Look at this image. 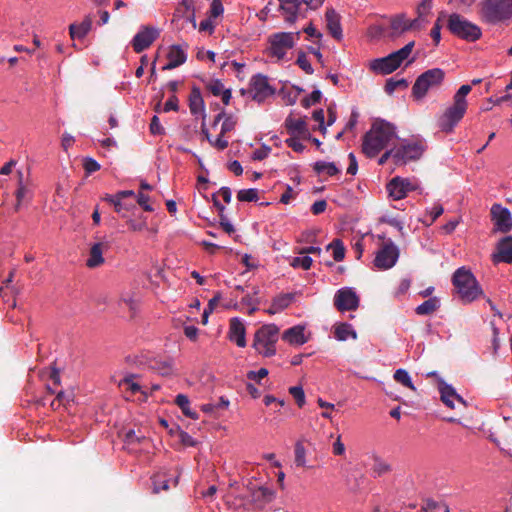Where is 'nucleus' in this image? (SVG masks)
Wrapping results in <instances>:
<instances>
[{
    "label": "nucleus",
    "instance_id": "1",
    "mask_svg": "<svg viewBox=\"0 0 512 512\" xmlns=\"http://www.w3.org/2000/svg\"><path fill=\"white\" fill-rule=\"evenodd\" d=\"M396 138L395 125L383 119H376L363 136L362 152L368 158H374Z\"/></svg>",
    "mask_w": 512,
    "mask_h": 512
},
{
    "label": "nucleus",
    "instance_id": "2",
    "mask_svg": "<svg viewBox=\"0 0 512 512\" xmlns=\"http://www.w3.org/2000/svg\"><path fill=\"white\" fill-rule=\"evenodd\" d=\"M451 282L458 298L464 304H470L484 296V291L472 271L465 267H459L452 275Z\"/></svg>",
    "mask_w": 512,
    "mask_h": 512
},
{
    "label": "nucleus",
    "instance_id": "3",
    "mask_svg": "<svg viewBox=\"0 0 512 512\" xmlns=\"http://www.w3.org/2000/svg\"><path fill=\"white\" fill-rule=\"evenodd\" d=\"M413 47L414 42L410 41L404 47L390 53L386 57L374 59L370 64V68L378 74H390L398 69L405 61H407L406 65L414 61V57L409 58Z\"/></svg>",
    "mask_w": 512,
    "mask_h": 512
},
{
    "label": "nucleus",
    "instance_id": "4",
    "mask_svg": "<svg viewBox=\"0 0 512 512\" xmlns=\"http://www.w3.org/2000/svg\"><path fill=\"white\" fill-rule=\"evenodd\" d=\"M482 19L491 24L512 21V0H483Z\"/></svg>",
    "mask_w": 512,
    "mask_h": 512
},
{
    "label": "nucleus",
    "instance_id": "5",
    "mask_svg": "<svg viewBox=\"0 0 512 512\" xmlns=\"http://www.w3.org/2000/svg\"><path fill=\"white\" fill-rule=\"evenodd\" d=\"M279 339V328L275 324L261 326L254 335L253 348L263 357L276 354V344Z\"/></svg>",
    "mask_w": 512,
    "mask_h": 512
},
{
    "label": "nucleus",
    "instance_id": "6",
    "mask_svg": "<svg viewBox=\"0 0 512 512\" xmlns=\"http://www.w3.org/2000/svg\"><path fill=\"white\" fill-rule=\"evenodd\" d=\"M395 149V164L418 160L426 150L425 141L418 138L403 139Z\"/></svg>",
    "mask_w": 512,
    "mask_h": 512
},
{
    "label": "nucleus",
    "instance_id": "7",
    "mask_svg": "<svg viewBox=\"0 0 512 512\" xmlns=\"http://www.w3.org/2000/svg\"><path fill=\"white\" fill-rule=\"evenodd\" d=\"M444 23H447V28L450 32H480V28L467 21L463 16L453 13L448 17L445 12L439 13L430 32H440Z\"/></svg>",
    "mask_w": 512,
    "mask_h": 512
},
{
    "label": "nucleus",
    "instance_id": "8",
    "mask_svg": "<svg viewBox=\"0 0 512 512\" xmlns=\"http://www.w3.org/2000/svg\"><path fill=\"white\" fill-rule=\"evenodd\" d=\"M444 72L440 68L429 69L422 73L416 79L412 87V95L416 99L425 97L429 89L434 88L442 83Z\"/></svg>",
    "mask_w": 512,
    "mask_h": 512
},
{
    "label": "nucleus",
    "instance_id": "9",
    "mask_svg": "<svg viewBox=\"0 0 512 512\" xmlns=\"http://www.w3.org/2000/svg\"><path fill=\"white\" fill-rule=\"evenodd\" d=\"M468 108V104H463L453 100L444 112L438 118V126L441 131L450 133L462 120Z\"/></svg>",
    "mask_w": 512,
    "mask_h": 512
},
{
    "label": "nucleus",
    "instance_id": "10",
    "mask_svg": "<svg viewBox=\"0 0 512 512\" xmlns=\"http://www.w3.org/2000/svg\"><path fill=\"white\" fill-rule=\"evenodd\" d=\"M400 256L398 246L391 240H386L376 252L373 261L374 267L378 270H388L395 266Z\"/></svg>",
    "mask_w": 512,
    "mask_h": 512
},
{
    "label": "nucleus",
    "instance_id": "11",
    "mask_svg": "<svg viewBox=\"0 0 512 512\" xmlns=\"http://www.w3.org/2000/svg\"><path fill=\"white\" fill-rule=\"evenodd\" d=\"M293 34H272L269 38L267 54L271 58L282 60L294 46Z\"/></svg>",
    "mask_w": 512,
    "mask_h": 512
},
{
    "label": "nucleus",
    "instance_id": "12",
    "mask_svg": "<svg viewBox=\"0 0 512 512\" xmlns=\"http://www.w3.org/2000/svg\"><path fill=\"white\" fill-rule=\"evenodd\" d=\"M418 187L419 184L416 179L397 176L388 182L386 189L393 200H401L404 199L409 192L417 190Z\"/></svg>",
    "mask_w": 512,
    "mask_h": 512
},
{
    "label": "nucleus",
    "instance_id": "13",
    "mask_svg": "<svg viewBox=\"0 0 512 512\" xmlns=\"http://www.w3.org/2000/svg\"><path fill=\"white\" fill-rule=\"evenodd\" d=\"M359 302V296L352 287L340 288L334 295V305L341 312L356 310Z\"/></svg>",
    "mask_w": 512,
    "mask_h": 512
},
{
    "label": "nucleus",
    "instance_id": "14",
    "mask_svg": "<svg viewBox=\"0 0 512 512\" xmlns=\"http://www.w3.org/2000/svg\"><path fill=\"white\" fill-rule=\"evenodd\" d=\"M490 213L496 231L508 233L512 230V214L508 208L495 203L492 205Z\"/></svg>",
    "mask_w": 512,
    "mask_h": 512
},
{
    "label": "nucleus",
    "instance_id": "15",
    "mask_svg": "<svg viewBox=\"0 0 512 512\" xmlns=\"http://www.w3.org/2000/svg\"><path fill=\"white\" fill-rule=\"evenodd\" d=\"M250 92L252 98L257 102L264 101L274 93V90L268 83V78L262 74H257L251 78Z\"/></svg>",
    "mask_w": 512,
    "mask_h": 512
},
{
    "label": "nucleus",
    "instance_id": "16",
    "mask_svg": "<svg viewBox=\"0 0 512 512\" xmlns=\"http://www.w3.org/2000/svg\"><path fill=\"white\" fill-rule=\"evenodd\" d=\"M386 23H389V27L393 32H407L406 26L408 18L404 13H400L392 17L382 16L380 22L373 27L372 32H385Z\"/></svg>",
    "mask_w": 512,
    "mask_h": 512
},
{
    "label": "nucleus",
    "instance_id": "17",
    "mask_svg": "<svg viewBox=\"0 0 512 512\" xmlns=\"http://www.w3.org/2000/svg\"><path fill=\"white\" fill-rule=\"evenodd\" d=\"M110 248V243L106 240H101L93 243L88 252V256L86 259V266L88 268L94 269L104 264V252L108 251Z\"/></svg>",
    "mask_w": 512,
    "mask_h": 512
},
{
    "label": "nucleus",
    "instance_id": "18",
    "mask_svg": "<svg viewBox=\"0 0 512 512\" xmlns=\"http://www.w3.org/2000/svg\"><path fill=\"white\" fill-rule=\"evenodd\" d=\"M167 63L163 66V70H172L181 66L187 60V46L172 45L166 54Z\"/></svg>",
    "mask_w": 512,
    "mask_h": 512
},
{
    "label": "nucleus",
    "instance_id": "19",
    "mask_svg": "<svg viewBox=\"0 0 512 512\" xmlns=\"http://www.w3.org/2000/svg\"><path fill=\"white\" fill-rule=\"evenodd\" d=\"M251 500L257 509H263L270 503L274 497L275 492L272 488L267 486H259L251 489Z\"/></svg>",
    "mask_w": 512,
    "mask_h": 512
},
{
    "label": "nucleus",
    "instance_id": "20",
    "mask_svg": "<svg viewBox=\"0 0 512 512\" xmlns=\"http://www.w3.org/2000/svg\"><path fill=\"white\" fill-rule=\"evenodd\" d=\"M442 402L449 408H454V400L466 405L464 399L456 392L454 387L450 384H447L442 378H439V388H438Z\"/></svg>",
    "mask_w": 512,
    "mask_h": 512
},
{
    "label": "nucleus",
    "instance_id": "21",
    "mask_svg": "<svg viewBox=\"0 0 512 512\" xmlns=\"http://www.w3.org/2000/svg\"><path fill=\"white\" fill-rule=\"evenodd\" d=\"M229 339L238 347L243 348L246 346V329L239 318H233L230 322Z\"/></svg>",
    "mask_w": 512,
    "mask_h": 512
},
{
    "label": "nucleus",
    "instance_id": "22",
    "mask_svg": "<svg viewBox=\"0 0 512 512\" xmlns=\"http://www.w3.org/2000/svg\"><path fill=\"white\" fill-rule=\"evenodd\" d=\"M178 477V475H171L168 477L167 471L158 472L152 477L153 492L159 493L161 491L168 490L171 482L176 486L178 483Z\"/></svg>",
    "mask_w": 512,
    "mask_h": 512
},
{
    "label": "nucleus",
    "instance_id": "23",
    "mask_svg": "<svg viewBox=\"0 0 512 512\" xmlns=\"http://www.w3.org/2000/svg\"><path fill=\"white\" fill-rule=\"evenodd\" d=\"M282 339L290 345H303L308 341L305 336V327L302 325L293 326L284 331Z\"/></svg>",
    "mask_w": 512,
    "mask_h": 512
},
{
    "label": "nucleus",
    "instance_id": "24",
    "mask_svg": "<svg viewBox=\"0 0 512 512\" xmlns=\"http://www.w3.org/2000/svg\"><path fill=\"white\" fill-rule=\"evenodd\" d=\"M103 199L112 204L114 206L115 211L118 214H120L123 218L128 217L129 212L136 208V205L133 200L129 201L123 198L116 199L114 197H110L109 194H107Z\"/></svg>",
    "mask_w": 512,
    "mask_h": 512
},
{
    "label": "nucleus",
    "instance_id": "25",
    "mask_svg": "<svg viewBox=\"0 0 512 512\" xmlns=\"http://www.w3.org/2000/svg\"><path fill=\"white\" fill-rule=\"evenodd\" d=\"M190 112L194 116L205 118V104L198 88H193L189 97Z\"/></svg>",
    "mask_w": 512,
    "mask_h": 512
},
{
    "label": "nucleus",
    "instance_id": "26",
    "mask_svg": "<svg viewBox=\"0 0 512 512\" xmlns=\"http://www.w3.org/2000/svg\"><path fill=\"white\" fill-rule=\"evenodd\" d=\"M285 127L291 136H303L307 133L306 122L302 118L287 117Z\"/></svg>",
    "mask_w": 512,
    "mask_h": 512
},
{
    "label": "nucleus",
    "instance_id": "27",
    "mask_svg": "<svg viewBox=\"0 0 512 512\" xmlns=\"http://www.w3.org/2000/svg\"><path fill=\"white\" fill-rule=\"evenodd\" d=\"M156 40V34H135L131 46L136 53H141L149 48Z\"/></svg>",
    "mask_w": 512,
    "mask_h": 512
},
{
    "label": "nucleus",
    "instance_id": "28",
    "mask_svg": "<svg viewBox=\"0 0 512 512\" xmlns=\"http://www.w3.org/2000/svg\"><path fill=\"white\" fill-rule=\"evenodd\" d=\"M497 261L512 263V236L505 237L498 244Z\"/></svg>",
    "mask_w": 512,
    "mask_h": 512
},
{
    "label": "nucleus",
    "instance_id": "29",
    "mask_svg": "<svg viewBox=\"0 0 512 512\" xmlns=\"http://www.w3.org/2000/svg\"><path fill=\"white\" fill-rule=\"evenodd\" d=\"M334 337L338 341H346L349 338L356 339L357 333L349 323H339L334 326Z\"/></svg>",
    "mask_w": 512,
    "mask_h": 512
},
{
    "label": "nucleus",
    "instance_id": "30",
    "mask_svg": "<svg viewBox=\"0 0 512 512\" xmlns=\"http://www.w3.org/2000/svg\"><path fill=\"white\" fill-rule=\"evenodd\" d=\"M293 295L290 293L287 294H281L277 297H275L272 301L271 306L268 309V313L270 314H276L285 308H287L293 301Z\"/></svg>",
    "mask_w": 512,
    "mask_h": 512
},
{
    "label": "nucleus",
    "instance_id": "31",
    "mask_svg": "<svg viewBox=\"0 0 512 512\" xmlns=\"http://www.w3.org/2000/svg\"><path fill=\"white\" fill-rule=\"evenodd\" d=\"M175 403L186 417L193 420L199 419V414L191 408L190 400L186 395L178 394L175 398Z\"/></svg>",
    "mask_w": 512,
    "mask_h": 512
},
{
    "label": "nucleus",
    "instance_id": "32",
    "mask_svg": "<svg viewBox=\"0 0 512 512\" xmlns=\"http://www.w3.org/2000/svg\"><path fill=\"white\" fill-rule=\"evenodd\" d=\"M303 90L297 86L283 87L279 95L286 105H294Z\"/></svg>",
    "mask_w": 512,
    "mask_h": 512
},
{
    "label": "nucleus",
    "instance_id": "33",
    "mask_svg": "<svg viewBox=\"0 0 512 512\" xmlns=\"http://www.w3.org/2000/svg\"><path fill=\"white\" fill-rule=\"evenodd\" d=\"M440 307V300L437 297H431L418 305L415 312L418 315H430Z\"/></svg>",
    "mask_w": 512,
    "mask_h": 512
},
{
    "label": "nucleus",
    "instance_id": "34",
    "mask_svg": "<svg viewBox=\"0 0 512 512\" xmlns=\"http://www.w3.org/2000/svg\"><path fill=\"white\" fill-rule=\"evenodd\" d=\"M313 169L317 174L334 176L340 172V169L334 162L317 161L313 165Z\"/></svg>",
    "mask_w": 512,
    "mask_h": 512
},
{
    "label": "nucleus",
    "instance_id": "35",
    "mask_svg": "<svg viewBox=\"0 0 512 512\" xmlns=\"http://www.w3.org/2000/svg\"><path fill=\"white\" fill-rule=\"evenodd\" d=\"M373 464H372V473L374 477H380L384 474H387L391 471V466L388 462H386L380 456L374 454L372 456Z\"/></svg>",
    "mask_w": 512,
    "mask_h": 512
},
{
    "label": "nucleus",
    "instance_id": "36",
    "mask_svg": "<svg viewBox=\"0 0 512 512\" xmlns=\"http://www.w3.org/2000/svg\"><path fill=\"white\" fill-rule=\"evenodd\" d=\"M326 27L328 32H341L340 15L334 9L326 11Z\"/></svg>",
    "mask_w": 512,
    "mask_h": 512
},
{
    "label": "nucleus",
    "instance_id": "37",
    "mask_svg": "<svg viewBox=\"0 0 512 512\" xmlns=\"http://www.w3.org/2000/svg\"><path fill=\"white\" fill-rule=\"evenodd\" d=\"M127 218V225L129 227V230L133 231V232H141L145 229H147V221H146V217H144L143 215H138V216H133V217H130L128 215Z\"/></svg>",
    "mask_w": 512,
    "mask_h": 512
},
{
    "label": "nucleus",
    "instance_id": "38",
    "mask_svg": "<svg viewBox=\"0 0 512 512\" xmlns=\"http://www.w3.org/2000/svg\"><path fill=\"white\" fill-rule=\"evenodd\" d=\"M151 368L159 374L166 376L172 373V361L170 359H154Z\"/></svg>",
    "mask_w": 512,
    "mask_h": 512
},
{
    "label": "nucleus",
    "instance_id": "39",
    "mask_svg": "<svg viewBox=\"0 0 512 512\" xmlns=\"http://www.w3.org/2000/svg\"><path fill=\"white\" fill-rule=\"evenodd\" d=\"M393 377L396 382L402 384L403 386H405L413 391L416 390L409 373L405 369H402V368L397 369L394 372Z\"/></svg>",
    "mask_w": 512,
    "mask_h": 512
},
{
    "label": "nucleus",
    "instance_id": "40",
    "mask_svg": "<svg viewBox=\"0 0 512 512\" xmlns=\"http://www.w3.org/2000/svg\"><path fill=\"white\" fill-rule=\"evenodd\" d=\"M332 249L333 258L335 261L340 262L345 257V247L340 239H334L329 245L328 249Z\"/></svg>",
    "mask_w": 512,
    "mask_h": 512
},
{
    "label": "nucleus",
    "instance_id": "41",
    "mask_svg": "<svg viewBox=\"0 0 512 512\" xmlns=\"http://www.w3.org/2000/svg\"><path fill=\"white\" fill-rule=\"evenodd\" d=\"M237 199L240 202H256L259 199L258 189L249 188V189L239 190L237 193Z\"/></svg>",
    "mask_w": 512,
    "mask_h": 512
},
{
    "label": "nucleus",
    "instance_id": "42",
    "mask_svg": "<svg viewBox=\"0 0 512 512\" xmlns=\"http://www.w3.org/2000/svg\"><path fill=\"white\" fill-rule=\"evenodd\" d=\"M302 256L294 257L290 263L293 268H302L308 270L311 268L313 260L309 255L301 254Z\"/></svg>",
    "mask_w": 512,
    "mask_h": 512
},
{
    "label": "nucleus",
    "instance_id": "43",
    "mask_svg": "<svg viewBox=\"0 0 512 512\" xmlns=\"http://www.w3.org/2000/svg\"><path fill=\"white\" fill-rule=\"evenodd\" d=\"M407 88L408 87V82L406 79L404 78H400V79H395V78H390L386 81V84H385V87H384V90L387 94H392L397 88Z\"/></svg>",
    "mask_w": 512,
    "mask_h": 512
},
{
    "label": "nucleus",
    "instance_id": "44",
    "mask_svg": "<svg viewBox=\"0 0 512 512\" xmlns=\"http://www.w3.org/2000/svg\"><path fill=\"white\" fill-rule=\"evenodd\" d=\"M92 23V17L87 15L80 23V25H77L76 23L70 24L69 32H89L92 29Z\"/></svg>",
    "mask_w": 512,
    "mask_h": 512
},
{
    "label": "nucleus",
    "instance_id": "45",
    "mask_svg": "<svg viewBox=\"0 0 512 512\" xmlns=\"http://www.w3.org/2000/svg\"><path fill=\"white\" fill-rule=\"evenodd\" d=\"M257 294L258 290L253 288V295L248 293L241 300V303L248 308L249 314H252L257 310L258 301L255 298V295Z\"/></svg>",
    "mask_w": 512,
    "mask_h": 512
},
{
    "label": "nucleus",
    "instance_id": "46",
    "mask_svg": "<svg viewBox=\"0 0 512 512\" xmlns=\"http://www.w3.org/2000/svg\"><path fill=\"white\" fill-rule=\"evenodd\" d=\"M282 4V8L287 10L290 13L288 20L292 21V18H295V15L301 5L300 0H279Z\"/></svg>",
    "mask_w": 512,
    "mask_h": 512
},
{
    "label": "nucleus",
    "instance_id": "47",
    "mask_svg": "<svg viewBox=\"0 0 512 512\" xmlns=\"http://www.w3.org/2000/svg\"><path fill=\"white\" fill-rule=\"evenodd\" d=\"M134 379L135 375H129L120 381L119 386L129 390L132 394H135L141 391V386L135 382Z\"/></svg>",
    "mask_w": 512,
    "mask_h": 512
},
{
    "label": "nucleus",
    "instance_id": "48",
    "mask_svg": "<svg viewBox=\"0 0 512 512\" xmlns=\"http://www.w3.org/2000/svg\"><path fill=\"white\" fill-rule=\"evenodd\" d=\"M176 26L178 29L184 30H195L196 22L194 16H182L176 20Z\"/></svg>",
    "mask_w": 512,
    "mask_h": 512
},
{
    "label": "nucleus",
    "instance_id": "49",
    "mask_svg": "<svg viewBox=\"0 0 512 512\" xmlns=\"http://www.w3.org/2000/svg\"><path fill=\"white\" fill-rule=\"evenodd\" d=\"M295 464L299 467L306 465V449L301 442L295 444Z\"/></svg>",
    "mask_w": 512,
    "mask_h": 512
},
{
    "label": "nucleus",
    "instance_id": "50",
    "mask_svg": "<svg viewBox=\"0 0 512 512\" xmlns=\"http://www.w3.org/2000/svg\"><path fill=\"white\" fill-rule=\"evenodd\" d=\"M27 196H30V191L27 188V186L24 184V182L19 181L18 182V188L16 190V206L15 209L18 210L22 204V202L25 200Z\"/></svg>",
    "mask_w": 512,
    "mask_h": 512
},
{
    "label": "nucleus",
    "instance_id": "51",
    "mask_svg": "<svg viewBox=\"0 0 512 512\" xmlns=\"http://www.w3.org/2000/svg\"><path fill=\"white\" fill-rule=\"evenodd\" d=\"M289 393L293 396V398L295 399V401L299 407L304 406V404L306 402V398H305L304 390L301 386L290 387Z\"/></svg>",
    "mask_w": 512,
    "mask_h": 512
},
{
    "label": "nucleus",
    "instance_id": "52",
    "mask_svg": "<svg viewBox=\"0 0 512 512\" xmlns=\"http://www.w3.org/2000/svg\"><path fill=\"white\" fill-rule=\"evenodd\" d=\"M471 85L465 84L462 85L454 94L453 100L458 101L463 104H468L466 100V96L471 92Z\"/></svg>",
    "mask_w": 512,
    "mask_h": 512
},
{
    "label": "nucleus",
    "instance_id": "53",
    "mask_svg": "<svg viewBox=\"0 0 512 512\" xmlns=\"http://www.w3.org/2000/svg\"><path fill=\"white\" fill-rule=\"evenodd\" d=\"M321 97H322L321 91L314 90V91H312V93L309 96L305 97L302 100L301 104L303 107L308 108L311 105L318 103L321 100Z\"/></svg>",
    "mask_w": 512,
    "mask_h": 512
},
{
    "label": "nucleus",
    "instance_id": "54",
    "mask_svg": "<svg viewBox=\"0 0 512 512\" xmlns=\"http://www.w3.org/2000/svg\"><path fill=\"white\" fill-rule=\"evenodd\" d=\"M119 303L125 304L130 309V311L133 313H135V311L137 310V307H138L137 300L134 298V296L132 294H129V293L123 294L120 297Z\"/></svg>",
    "mask_w": 512,
    "mask_h": 512
},
{
    "label": "nucleus",
    "instance_id": "55",
    "mask_svg": "<svg viewBox=\"0 0 512 512\" xmlns=\"http://www.w3.org/2000/svg\"><path fill=\"white\" fill-rule=\"evenodd\" d=\"M224 12V7L222 4V0H212L209 8V16L210 18H217L222 15Z\"/></svg>",
    "mask_w": 512,
    "mask_h": 512
},
{
    "label": "nucleus",
    "instance_id": "56",
    "mask_svg": "<svg viewBox=\"0 0 512 512\" xmlns=\"http://www.w3.org/2000/svg\"><path fill=\"white\" fill-rule=\"evenodd\" d=\"M432 3L433 0H422L417 6V15L420 18H425L431 12Z\"/></svg>",
    "mask_w": 512,
    "mask_h": 512
},
{
    "label": "nucleus",
    "instance_id": "57",
    "mask_svg": "<svg viewBox=\"0 0 512 512\" xmlns=\"http://www.w3.org/2000/svg\"><path fill=\"white\" fill-rule=\"evenodd\" d=\"M220 300V296H214L212 299L209 300L208 306L204 309L202 314V323L207 324L209 314L214 310L215 306Z\"/></svg>",
    "mask_w": 512,
    "mask_h": 512
},
{
    "label": "nucleus",
    "instance_id": "58",
    "mask_svg": "<svg viewBox=\"0 0 512 512\" xmlns=\"http://www.w3.org/2000/svg\"><path fill=\"white\" fill-rule=\"evenodd\" d=\"M87 35L88 34H69L73 46L78 49H82L87 45Z\"/></svg>",
    "mask_w": 512,
    "mask_h": 512
},
{
    "label": "nucleus",
    "instance_id": "59",
    "mask_svg": "<svg viewBox=\"0 0 512 512\" xmlns=\"http://www.w3.org/2000/svg\"><path fill=\"white\" fill-rule=\"evenodd\" d=\"M297 64L306 73H309V74L313 73V68H312L310 62L308 61L305 53H303V52L299 53L298 58H297Z\"/></svg>",
    "mask_w": 512,
    "mask_h": 512
},
{
    "label": "nucleus",
    "instance_id": "60",
    "mask_svg": "<svg viewBox=\"0 0 512 512\" xmlns=\"http://www.w3.org/2000/svg\"><path fill=\"white\" fill-rule=\"evenodd\" d=\"M425 18H420L419 15H417V18L410 20L408 19V23L406 26L407 32L410 30H422L425 29Z\"/></svg>",
    "mask_w": 512,
    "mask_h": 512
},
{
    "label": "nucleus",
    "instance_id": "61",
    "mask_svg": "<svg viewBox=\"0 0 512 512\" xmlns=\"http://www.w3.org/2000/svg\"><path fill=\"white\" fill-rule=\"evenodd\" d=\"M300 136H291L285 142L288 147L292 148L295 152H303L305 146L299 140Z\"/></svg>",
    "mask_w": 512,
    "mask_h": 512
},
{
    "label": "nucleus",
    "instance_id": "62",
    "mask_svg": "<svg viewBox=\"0 0 512 512\" xmlns=\"http://www.w3.org/2000/svg\"><path fill=\"white\" fill-rule=\"evenodd\" d=\"M150 132L153 135H162V134H164V128L161 125L160 120H159V118L156 115H154L152 120H151Z\"/></svg>",
    "mask_w": 512,
    "mask_h": 512
},
{
    "label": "nucleus",
    "instance_id": "63",
    "mask_svg": "<svg viewBox=\"0 0 512 512\" xmlns=\"http://www.w3.org/2000/svg\"><path fill=\"white\" fill-rule=\"evenodd\" d=\"M208 89L214 96H220L225 90L223 83L218 79L212 80L208 85Z\"/></svg>",
    "mask_w": 512,
    "mask_h": 512
},
{
    "label": "nucleus",
    "instance_id": "64",
    "mask_svg": "<svg viewBox=\"0 0 512 512\" xmlns=\"http://www.w3.org/2000/svg\"><path fill=\"white\" fill-rule=\"evenodd\" d=\"M236 120L232 116H228L224 119L221 125V134L225 135L226 133L232 131L235 128Z\"/></svg>",
    "mask_w": 512,
    "mask_h": 512
}]
</instances>
